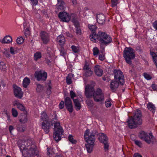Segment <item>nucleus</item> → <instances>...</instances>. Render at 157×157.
<instances>
[{
  "instance_id": "f257e3e1",
  "label": "nucleus",
  "mask_w": 157,
  "mask_h": 157,
  "mask_svg": "<svg viewBox=\"0 0 157 157\" xmlns=\"http://www.w3.org/2000/svg\"><path fill=\"white\" fill-rule=\"evenodd\" d=\"M84 94L87 98H93L96 102H100L104 99V95L100 88H98L95 90L94 86L89 85L85 86Z\"/></svg>"
},
{
  "instance_id": "f03ea898",
  "label": "nucleus",
  "mask_w": 157,
  "mask_h": 157,
  "mask_svg": "<svg viewBox=\"0 0 157 157\" xmlns=\"http://www.w3.org/2000/svg\"><path fill=\"white\" fill-rule=\"evenodd\" d=\"M20 150L24 157H35L38 154L36 147L33 144L30 145L28 142L21 145Z\"/></svg>"
},
{
  "instance_id": "7ed1b4c3",
  "label": "nucleus",
  "mask_w": 157,
  "mask_h": 157,
  "mask_svg": "<svg viewBox=\"0 0 157 157\" xmlns=\"http://www.w3.org/2000/svg\"><path fill=\"white\" fill-rule=\"evenodd\" d=\"M91 35V41L94 42H96L97 39L101 43L100 46L102 47V45L106 46L109 44L112 41V39L111 36L107 34L105 32L99 31L97 34H94Z\"/></svg>"
},
{
  "instance_id": "20e7f679",
  "label": "nucleus",
  "mask_w": 157,
  "mask_h": 157,
  "mask_svg": "<svg viewBox=\"0 0 157 157\" xmlns=\"http://www.w3.org/2000/svg\"><path fill=\"white\" fill-rule=\"evenodd\" d=\"M142 116L141 111L137 109L135 112V114L133 117H129L127 121L129 128L133 129L136 128L138 125H141L142 123V120L141 119Z\"/></svg>"
},
{
  "instance_id": "39448f33",
  "label": "nucleus",
  "mask_w": 157,
  "mask_h": 157,
  "mask_svg": "<svg viewBox=\"0 0 157 157\" xmlns=\"http://www.w3.org/2000/svg\"><path fill=\"white\" fill-rule=\"evenodd\" d=\"M51 125L54 124V131L53 137L56 142H58L61 139V136L63 132L62 128L60 126V123L57 121V116L56 114L53 115Z\"/></svg>"
},
{
  "instance_id": "423d86ee",
  "label": "nucleus",
  "mask_w": 157,
  "mask_h": 157,
  "mask_svg": "<svg viewBox=\"0 0 157 157\" xmlns=\"http://www.w3.org/2000/svg\"><path fill=\"white\" fill-rule=\"evenodd\" d=\"M123 56L126 62L129 65L132 64V60L135 57V51L132 48L126 47L123 51Z\"/></svg>"
},
{
  "instance_id": "0eeeda50",
  "label": "nucleus",
  "mask_w": 157,
  "mask_h": 157,
  "mask_svg": "<svg viewBox=\"0 0 157 157\" xmlns=\"http://www.w3.org/2000/svg\"><path fill=\"white\" fill-rule=\"evenodd\" d=\"M85 140L87 143V144H85L87 151L88 153H90L92 152L94 145L95 139L94 137H92L90 135L89 136L85 137Z\"/></svg>"
},
{
  "instance_id": "6e6552de",
  "label": "nucleus",
  "mask_w": 157,
  "mask_h": 157,
  "mask_svg": "<svg viewBox=\"0 0 157 157\" xmlns=\"http://www.w3.org/2000/svg\"><path fill=\"white\" fill-rule=\"evenodd\" d=\"M113 73L114 74V79L118 80L121 85H123L125 81L123 73L120 70H114Z\"/></svg>"
},
{
  "instance_id": "1a4fd4ad",
  "label": "nucleus",
  "mask_w": 157,
  "mask_h": 157,
  "mask_svg": "<svg viewBox=\"0 0 157 157\" xmlns=\"http://www.w3.org/2000/svg\"><path fill=\"white\" fill-rule=\"evenodd\" d=\"M34 75L37 80L43 81H45L47 77V73L41 70L36 71L35 72Z\"/></svg>"
},
{
  "instance_id": "9d476101",
  "label": "nucleus",
  "mask_w": 157,
  "mask_h": 157,
  "mask_svg": "<svg viewBox=\"0 0 157 157\" xmlns=\"http://www.w3.org/2000/svg\"><path fill=\"white\" fill-rule=\"evenodd\" d=\"M58 15L61 21L68 22L70 21L71 17L69 14L66 12H60Z\"/></svg>"
},
{
  "instance_id": "9b49d317",
  "label": "nucleus",
  "mask_w": 157,
  "mask_h": 157,
  "mask_svg": "<svg viewBox=\"0 0 157 157\" xmlns=\"http://www.w3.org/2000/svg\"><path fill=\"white\" fill-rule=\"evenodd\" d=\"M65 105L67 109L71 113L73 111V105L71 99L69 97H66L64 99Z\"/></svg>"
},
{
  "instance_id": "f8f14e48",
  "label": "nucleus",
  "mask_w": 157,
  "mask_h": 157,
  "mask_svg": "<svg viewBox=\"0 0 157 157\" xmlns=\"http://www.w3.org/2000/svg\"><path fill=\"white\" fill-rule=\"evenodd\" d=\"M13 91L14 95L15 97L19 99L21 98L23 95V93L20 88L17 86H14Z\"/></svg>"
},
{
  "instance_id": "ddd939ff",
  "label": "nucleus",
  "mask_w": 157,
  "mask_h": 157,
  "mask_svg": "<svg viewBox=\"0 0 157 157\" xmlns=\"http://www.w3.org/2000/svg\"><path fill=\"white\" fill-rule=\"evenodd\" d=\"M119 82L118 80L114 79L111 80L110 87L112 92H114L116 90L119 86Z\"/></svg>"
},
{
  "instance_id": "4468645a",
  "label": "nucleus",
  "mask_w": 157,
  "mask_h": 157,
  "mask_svg": "<svg viewBox=\"0 0 157 157\" xmlns=\"http://www.w3.org/2000/svg\"><path fill=\"white\" fill-rule=\"evenodd\" d=\"M40 36L44 43L46 44L48 43L49 41V35L47 33L44 31L41 32Z\"/></svg>"
},
{
  "instance_id": "2eb2a0df",
  "label": "nucleus",
  "mask_w": 157,
  "mask_h": 157,
  "mask_svg": "<svg viewBox=\"0 0 157 157\" xmlns=\"http://www.w3.org/2000/svg\"><path fill=\"white\" fill-rule=\"evenodd\" d=\"M51 125L48 121H46V122H43L42 123V127L46 133H48L50 130Z\"/></svg>"
},
{
  "instance_id": "dca6fc26",
  "label": "nucleus",
  "mask_w": 157,
  "mask_h": 157,
  "mask_svg": "<svg viewBox=\"0 0 157 157\" xmlns=\"http://www.w3.org/2000/svg\"><path fill=\"white\" fill-rule=\"evenodd\" d=\"M105 17L104 14H99L97 16V20L98 22L100 24L103 25L105 23Z\"/></svg>"
},
{
  "instance_id": "f3484780",
  "label": "nucleus",
  "mask_w": 157,
  "mask_h": 157,
  "mask_svg": "<svg viewBox=\"0 0 157 157\" xmlns=\"http://www.w3.org/2000/svg\"><path fill=\"white\" fill-rule=\"evenodd\" d=\"M138 136L140 139L147 143V132L141 131L139 133Z\"/></svg>"
},
{
  "instance_id": "a211bd4d",
  "label": "nucleus",
  "mask_w": 157,
  "mask_h": 157,
  "mask_svg": "<svg viewBox=\"0 0 157 157\" xmlns=\"http://www.w3.org/2000/svg\"><path fill=\"white\" fill-rule=\"evenodd\" d=\"M94 71L96 75L98 76L101 77L103 74V70L100 68V66L98 65L95 66Z\"/></svg>"
},
{
  "instance_id": "6ab92c4d",
  "label": "nucleus",
  "mask_w": 157,
  "mask_h": 157,
  "mask_svg": "<svg viewBox=\"0 0 157 157\" xmlns=\"http://www.w3.org/2000/svg\"><path fill=\"white\" fill-rule=\"evenodd\" d=\"M98 136V138L100 142L102 143L105 141H107L108 138L106 135L102 133H100Z\"/></svg>"
},
{
  "instance_id": "aec40b11",
  "label": "nucleus",
  "mask_w": 157,
  "mask_h": 157,
  "mask_svg": "<svg viewBox=\"0 0 157 157\" xmlns=\"http://www.w3.org/2000/svg\"><path fill=\"white\" fill-rule=\"evenodd\" d=\"M156 141V140L153 135L152 133H150L149 135H148V144H155Z\"/></svg>"
},
{
  "instance_id": "412c9836",
  "label": "nucleus",
  "mask_w": 157,
  "mask_h": 157,
  "mask_svg": "<svg viewBox=\"0 0 157 157\" xmlns=\"http://www.w3.org/2000/svg\"><path fill=\"white\" fill-rule=\"evenodd\" d=\"M57 42L59 43L62 47L64 44L65 39L64 36L62 35L59 36L57 38Z\"/></svg>"
},
{
  "instance_id": "4be33fe9",
  "label": "nucleus",
  "mask_w": 157,
  "mask_h": 157,
  "mask_svg": "<svg viewBox=\"0 0 157 157\" xmlns=\"http://www.w3.org/2000/svg\"><path fill=\"white\" fill-rule=\"evenodd\" d=\"M56 9L58 11L64 10V2L63 0H57Z\"/></svg>"
},
{
  "instance_id": "5701e85b",
  "label": "nucleus",
  "mask_w": 157,
  "mask_h": 157,
  "mask_svg": "<svg viewBox=\"0 0 157 157\" xmlns=\"http://www.w3.org/2000/svg\"><path fill=\"white\" fill-rule=\"evenodd\" d=\"M19 121L22 123H25L28 121L27 115L25 113H21L19 117Z\"/></svg>"
},
{
  "instance_id": "b1692460",
  "label": "nucleus",
  "mask_w": 157,
  "mask_h": 157,
  "mask_svg": "<svg viewBox=\"0 0 157 157\" xmlns=\"http://www.w3.org/2000/svg\"><path fill=\"white\" fill-rule=\"evenodd\" d=\"M14 106H17V108L22 111L25 110V108L21 104L19 103L17 101H14Z\"/></svg>"
},
{
  "instance_id": "393cba45",
  "label": "nucleus",
  "mask_w": 157,
  "mask_h": 157,
  "mask_svg": "<svg viewBox=\"0 0 157 157\" xmlns=\"http://www.w3.org/2000/svg\"><path fill=\"white\" fill-rule=\"evenodd\" d=\"M88 28L90 30V31L92 32V33L90 35V38L91 40V35H94V34H97L95 33V30L97 28V27L95 25H90L89 24L88 25Z\"/></svg>"
},
{
  "instance_id": "a878e982",
  "label": "nucleus",
  "mask_w": 157,
  "mask_h": 157,
  "mask_svg": "<svg viewBox=\"0 0 157 157\" xmlns=\"http://www.w3.org/2000/svg\"><path fill=\"white\" fill-rule=\"evenodd\" d=\"M73 101L75 106L76 109L78 111L80 110L81 107L79 100L78 99H73Z\"/></svg>"
},
{
  "instance_id": "bb28decb",
  "label": "nucleus",
  "mask_w": 157,
  "mask_h": 157,
  "mask_svg": "<svg viewBox=\"0 0 157 157\" xmlns=\"http://www.w3.org/2000/svg\"><path fill=\"white\" fill-rule=\"evenodd\" d=\"M148 109L151 111L153 114H154L155 110V107L153 104L151 102H149L148 103Z\"/></svg>"
},
{
  "instance_id": "cd10ccee",
  "label": "nucleus",
  "mask_w": 157,
  "mask_h": 157,
  "mask_svg": "<svg viewBox=\"0 0 157 157\" xmlns=\"http://www.w3.org/2000/svg\"><path fill=\"white\" fill-rule=\"evenodd\" d=\"M30 81L29 78L27 77L25 78L23 81V86L24 88H26L27 86L29 85Z\"/></svg>"
},
{
  "instance_id": "c85d7f7f",
  "label": "nucleus",
  "mask_w": 157,
  "mask_h": 157,
  "mask_svg": "<svg viewBox=\"0 0 157 157\" xmlns=\"http://www.w3.org/2000/svg\"><path fill=\"white\" fill-rule=\"evenodd\" d=\"M12 41V37L9 36H6L2 40V43H9Z\"/></svg>"
},
{
  "instance_id": "c756f323",
  "label": "nucleus",
  "mask_w": 157,
  "mask_h": 157,
  "mask_svg": "<svg viewBox=\"0 0 157 157\" xmlns=\"http://www.w3.org/2000/svg\"><path fill=\"white\" fill-rule=\"evenodd\" d=\"M41 118L42 121H43L44 122H46L48 121V117L46 112H43L41 114Z\"/></svg>"
},
{
  "instance_id": "7c9ffc66",
  "label": "nucleus",
  "mask_w": 157,
  "mask_h": 157,
  "mask_svg": "<svg viewBox=\"0 0 157 157\" xmlns=\"http://www.w3.org/2000/svg\"><path fill=\"white\" fill-rule=\"evenodd\" d=\"M17 130L20 132H23L25 130V127L21 124H18L17 126Z\"/></svg>"
},
{
  "instance_id": "2f4dec72",
  "label": "nucleus",
  "mask_w": 157,
  "mask_h": 157,
  "mask_svg": "<svg viewBox=\"0 0 157 157\" xmlns=\"http://www.w3.org/2000/svg\"><path fill=\"white\" fill-rule=\"evenodd\" d=\"M93 73V72L91 70V69L86 71H85L84 75L86 77L91 76Z\"/></svg>"
},
{
  "instance_id": "473e14b6",
  "label": "nucleus",
  "mask_w": 157,
  "mask_h": 157,
  "mask_svg": "<svg viewBox=\"0 0 157 157\" xmlns=\"http://www.w3.org/2000/svg\"><path fill=\"white\" fill-rule=\"evenodd\" d=\"M99 134V133H98L97 130L94 129L92 131H91L90 135V136H92V137H94V138L95 136L96 135H97L98 137Z\"/></svg>"
},
{
  "instance_id": "72a5a7b5",
  "label": "nucleus",
  "mask_w": 157,
  "mask_h": 157,
  "mask_svg": "<svg viewBox=\"0 0 157 157\" xmlns=\"http://www.w3.org/2000/svg\"><path fill=\"white\" fill-rule=\"evenodd\" d=\"M6 67L5 63L3 62H0V69L5 71L6 69Z\"/></svg>"
},
{
  "instance_id": "f704fd0d",
  "label": "nucleus",
  "mask_w": 157,
  "mask_h": 157,
  "mask_svg": "<svg viewBox=\"0 0 157 157\" xmlns=\"http://www.w3.org/2000/svg\"><path fill=\"white\" fill-rule=\"evenodd\" d=\"M71 48L72 51L75 53H78L79 52V48L78 47L72 45Z\"/></svg>"
},
{
  "instance_id": "c9c22d12",
  "label": "nucleus",
  "mask_w": 157,
  "mask_h": 157,
  "mask_svg": "<svg viewBox=\"0 0 157 157\" xmlns=\"http://www.w3.org/2000/svg\"><path fill=\"white\" fill-rule=\"evenodd\" d=\"M68 140L70 142L73 144H75L77 142L76 140L74 139L73 136L71 135H69L68 136Z\"/></svg>"
},
{
  "instance_id": "e433bc0d",
  "label": "nucleus",
  "mask_w": 157,
  "mask_h": 157,
  "mask_svg": "<svg viewBox=\"0 0 157 157\" xmlns=\"http://www.w3.org/2000/svg\"><path fill=\"white\" fill-rule=\"evenodd\" d=\"M41 57V53L40 52H36L34 55V59L35 60H37Z\"/></svg>"
},
{
  "instance_id": "4c0bfd02",
  "label": "nucleus",
  "mask_w": 157,
  "mask_h": 157,
  "mask_svg": "<svg viewBox=\"0 0 157 157\" xmlns=\"http://www.w3.org/2000/svg\"><path fill=\"white\" fill-rule=\"evenodd\" d=\"M91 69V68L89 67V64L87 61H85V64L83 68V70L86 71Z\"/></svg>"
},
{
  "instance_id": "58836bf2",
  "label": "nucleus",
  "mask_w": 157,
  "mask_h": 157,
  "mask_svg": "<svg viewBox=\"0 0 157 157\" xmlns=\"http://www.w3.org/2000/svg\"><path fill=\"white\" fill-rule=\"evenodd\" d=\"M43 86L41 85L40 84H38L36 89V91L38 92H40L43 90Z\"/></svg>"
},
{
  "instance_id": "ea45409f",
  "label": "nucleus",
  "mask_w": 157,
  "mask_h": 157,
  "mask_svg": "<svg viewBox=\"0 0 157 157\" xmlns=\"http://www.w3.org/2000/svg\"><path fill=\"white\" fill-rule=\"evenodd\" d=\"M60 55L63 56H65L66 54V51L62 47L60 49Z\"/></svg>"
},
{
  "instance_id": "a19ab883",
  "label": "nucleus",
  "mask_w": 157,
  "mask_h": 157,
  "mask_svg": "<svg viewBox=\"0 0 157 157\" xmlns=\"http://www.w3.org/2000/svg\"><path fill=\"white\" fill-rule=\"evenodd\" d=\"M16 42L18 44H21L23 42L24 39L22 37H19L17 39Z\"/></svg>"
},
{
  "instance_id": "79ce46f5",
  "label": "nucleus",
  "mask_w": 157,
  "mask_h": 157,
  "mask_svg": "<svg viewBox=\"0 0 157 157\" xmlns=\"http://www.w3.org/2000/svg\"><path fill=\"white\" fill-rule=\"evenodd\" d=\"M12 113L13 116L15 117H17L18 115L17 111L14 108H12Z\"/></svg>"
},
{
  "instance_id": "37998d69",
  "label": "nucleus",
  "mask_w": 157,
  "mask_h": 157,
  "mask_svg": "<svg viewBox=\"0 0 157 157\" xmlns=\"http://www.w3.org/2000/svg\"><path fill=\"white\" fill-rule=\"evenodd\" d=\"M135 144L138 147H141L142 145V143L140 141L136 140V139L133 140Z\"/></svg>"
},
{
  "instance_id": "c03bdc74",
  "label": "nucleus",
  "mask_w": 157,
  "mask_h": 157,
  "mask_svg": "<svg viewBox=\"0 0 157 157\" xmlns=\"http://www.w3.org/2000/svg\"><path fill=\"white\" fill-rule=\"evenodd\" d=\"M67 83L68 84H71L72 83L71 77L68 75L66 77Z\"/></svg>"
},
{
  "instance_id": "a18cd8bd",
  "label": "nucleus",
  "mask_w": 157,
  "mask_h": 157,
  "mask_svg": "<svg viewBox=\"0 0 157 157\" xmlns=\"http://www.w3.org/2000/svg\"><path fill=\"white\" fill-rule=\"evenodd\" d=\"M93 55L94 56H96L98 55L99 51L97 47H95L93 49Z\"/></svg>"
},
{
  "instance_id": "49530a36",
  "label": "nucleus",
  "mask_w": 157,
  "mask_h": 157,
  "mask_svg": "<svg viewBox=\"0 0 157 157\" xmlns=\"http://www.w3.org/2000/svg\"><path fill=\"white\" fill-rule=\"evenodd\" d=\"M118 0H111L112 6L114 7L116 6L118 4Z\"/></svg>"
},
{
  "instance_id": "de8ad7c7",
  "label": "nucleus",
  "mask_w": 157,
  "mask_h": 157,
  "mask_svg": "<svg viewBox=\"0 0 157 157\" xmlns=\"http://www.w3.org/2000/svg\"><path fill=\"white\" fill-rule=\"evenodd\" d=\"M108 141H105L102 143L104 144V147L105 150H108V149L109 145L108 144Z\"/></svg>"
},
{
  "instance_id": "09e8293b",
  "label": "nucleus",
  "mask_w": 157,
  "mask_h": 157,
  "mask_svg": "<svg viewBox=\"0 0 157 157\" xmlns=\"http://www.w3.org/2000/svg\"><path fill=\"white\" fill-rule=\"evenodd\" d=\"M86 102L88 105L90 106H91L93 105V102L91 100L87 99L86 100Z\"/></svg>"
},
{
  "instance_id": "8fccbe9b",
  "label": "nucleus",
  "mask_w": 157,
  "mask_h": 157,
  "mask_svg": "<svg viewBox=\"0 0 157 157\" xmlns=\"http://www.w3.org/2000/svg\"><path fill=\"white\" fill-rule=\"evenodd\" d=\"M70 95L71 98L73 100V99H75L74 98L76 97V94L72 90L70 91Z\"/></svg>"
},
{
  "instance_id": "3c124183",
  "label": "nucleus",
  "mask_w": 157,
  "mask_h": 157,
  "mask_svg": "<svg viewBox=\"0 0 157 157\" xmlns=\"http://www.w3.org/2000/svg\"><path fill=\"white\" fill-rule=\"evenodd\" d=\"M105 105L106 107H110L111 106V104L110 102V100L108 99V100L106 101L105 102Z\"/></svg>"
},
{
  "instance_id": "603ef678",
  "label": "nucleus",
  "mask_w": 157,
  "mask_h": 157,
  "mask_svg": "<svg viewBox=\"0 0 157 157\" xmlns=\"http://www.w3.org/2000/svg\"><path fill=\"white\" fill-rule=\"evenodd\" d=\"M75 29L76 33L77 34H79L80 35L81 33V30L80 28H79V26L75 27Z\"/></svg>"
},
{
  "instance_id": "864d4df0",
  "label": "nucleus",
  "mask_w": 157,
  "mask_h": 157,
  "mask_svg": "<svg viewBox=\"0 0 157 157\" xmlns=\"http://www.w3.org/2000/svg\"><path fill=\"white\" fill-rule=\"evenodd\" d=\"M24 34L26 36H29L30 31L28 28H26Z\"/></svg>"
},
{
  "instance_id": "5fc2aeb1",
  "label": "nucleus",
  "mask_w": 157,
  "mask_h": 157,
  "mask_svg": "<svg viewBox=\"0 0 157 157\" xmlns=\"http://www.w3.org/2000/svg\"><path fill=\"white\" fill-rule=\"evenodd\" d=\"M64 106V102L63 101H60L59 105V107L60 109H63Z\"/></svg>"
},
{
  "instance_id": "6e6d98bb",
  "label": "nucleus",
  "mask_w": 157,
  "mask_h": 157,
  "mask_svg": "<svg viewBox=\"0 0 157 157\" xmlns=\"http://www.w3.org/2000/svg\"><path fill=\"white\" fill-rule=\"evenodd\" d=\"M90 133V130L89 129H87L86 131L84 134V139L85 138V137L89 136Z\"/></svg>"
},
{
  "instance_id": "4d7b16f0",
  "label": "nucleus",
  "mask_w": 157,
  "mask_h": 157,
  "mask_svg": "<svg viewBox=\"0 0 157 157\" xmlns=\"http://www.w3.org/2000/svg\"><path fill=\"white\" fill-rule=\"evenodd\" d=\"M105 58V56L103 53L100 54L99 55V59L101 61L103 60Z\"/></svg>"
},
{
  "instance_id": "13d9d810",
  "label": "nucleus",
  "mask_w": 157,
  "mask_h": 157,
  "mask_svg": "<svg viewBox=\"0 0 157 157\" xmlns=\"http://www.w3.org/2000/svg\"><path fill=\"white\" fill-rule=\"evenodd\" d=\"M10 52L13 55L15 54V53L16 52V51L14 50V48L12 47L10 48Z\"/></svg>"
},
{
  "instance_id": "bf43d9fd",
  "label": "nucleus",
  "mask_w": 157,
  "mask_h": 157,
  "mask_svg": "<svg viewBox=\"0 0 157 157\" xmlns=\"http://www.w3.org/2000/svg\"><path fill=\"white\" fill-rule=\"evenodd\" d=\"M51 86L49 85L48 86V88L47 89V94H48L49 95L51 94Z\"/></svg>"
},
{
  "instance_id": "052dcab7",
  "label": "nucleus",
  "mask_w": 157,
  "mask_h": 157,
  "mask_svg": "<svg viewBox=\"0 0 157 157\" xmlns=\"http://www.w3.org/2000/svg\"><path fill=\"white\" fill-rule=\"evenodd\" d=\"M33 5V6H36L38 3L37 0H30Z\"/></svg>"
},
{
  "instance_id": "680f3d73",
  "label": "nucleus",
  "mask_w": 157,
  "mask_h": 157,
  "mask_svg": "<svg viewBox=\"0 0 157 157\" xmlns=\"http://www.w3.org/2000/svg\"><path fill=\"white\" fill-rule=\"evenodd\" d=\"M14 129V128L11 125H10L9 127V131L10 132V133L11 134H12V131Z\"/></svg>"
},
{
  "instance_id": "e2e57ef3",
  "label": "nucleus",
  "mask_w": 157,
  "mask_h": 157,
  "mask_svg": "<svg viewBox=\"0 0 157 157\" xmlns=\"http://www.w3.org/2000/svg\"><path fill=\"white\" fill-rule=\"evenodd\" d=\"M151 87L152 89L154 90H157V86L155 84H153L151 85Z\"/></svg>"
},
{
  "instance_id": "0e129e2a",
  "label": "nucleus",
  "mask_w": 157,
  "mask_h": 157,
  "mask_svg": "<svg viewBox=\"0 0 157 157\" xmlns=\"http://www.w3.org/2000/svg\"><path fill=\"white\" fill-rule=\"evenodd\" d=\"M66 35L68 37H73L72 35L69 33L68 32H67L66 33Z\"/></svg>"
},
{
  "instance_id": "69168bd1",
  "label": "nucleus",
  "mask_w": 157,
  "mask_h": 157,
  "mask_svg": "<svg viewBox=\"0 0 157 157\" xmlns=\"http://www.w3.org/2000/svg\"><path fill=\"white\" fill-rule=\"evenodd\" d=\"M133 157H142V156L138 153L134 154Z\"/></svg>"
},
{
  "instance_id": "338daca9",
  "label": "nucleus",
  "mask_w": 157,
  "mask_h": 157,
  "mask_svg": "<svg viewBox=\"0 0 157 157\" xmlns=\"http://www.w3.org/2000/svg\"><path fill=\"white\" fill-rule=\"evenodd\" d=\"M154 28L157 30V21H155L153 24Z\"/></svg>"
},
{
  "instance_id": "774afa93",
  "label": "nucleus",
  "mask_w": 157,
  "mask_h": 157,
  "mask_svg": "<svg viewBox=\"0 0 157 157\" xmlns=\"http://www.w3.org/2000/svg\"><path fill=\"white\" fill-rule=\"evenodd\" d=\"M74 24L75 27L79 26V23L77 21L76 22H75Z\"/></svg>"
}]
</instances>
